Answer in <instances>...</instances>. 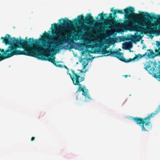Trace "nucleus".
<instances>
[{
    "label": "nucleus",
    "instance_id": "obj_6",
    "mask_svg": "<svg viewBox=\"0 0 160 160\" xmlns=\"http://www.w3.org/2000/svg\"><path fill=\"white\" fill-rule=\"evenodd\" d=\"M159 111L160 105L158 106L154 112L152 113L148 117L143 118L137 117H134L133 118V119L137 124L139 125L142 124L141 128L142 131H148L151 129L152 127V125L150 122V118L154 117Z\"/></svg>",
    "mask_w": 160,
    "mask_h": 160
},
{
    "label": "nucleus",
    "instance_id": "obj_33",
    "mask_svg": "<svg viewBox=\"0 0 160 160\" xmlns=\"http://www.w3.org/2000/svg\"><path fill=\"white\" fill-rule=\"evenodd\" d=\"M89 52H90V51H88Z\"/></svg>",
    "mask_w": 160,
    "mask_h": 160
},
{
    "label": "nucleus",
    "instance_id": "obj_28",
    "mask_svg": "<svg viewBox=\"0 0 160 160\" xmlns=\"http://www.w3.org/2000/svg\"><path fill=\"white\" fill-rule=\"evenodd\" d=\"M157 55H159L160 56V52H159L158 54Z\"/></svg>",
    "mask_w": 160,
    "mask_h": 160
},
{
    "label": "nucleus",
    "instance_id": "obj_26",
    "mask_svg": "<svg viewBox=\"0 0 160 160\" xmlns=\"http://www.w3.org/2000/svg\"><path fill=\"white\" fill-rule=\"evenodd\" d=\"M128 75H125L124 76V77H125V78H127V77H128Z\"/></svg>",
    "mask_w": 160,
    "mask_h": 160
},
{
    "label": "nucleus",
    "instance_id": "obj_5",
    "mask_svg": "<svg viewBox=\"0 0 160 160\" xmlns=\"http://www.w3.org/2000/svg\"><path fill=\"white\" fill-rule=\"evenodd\" d=\"M69 69L67 70V73L70 76L72 80V81L73 84L75 85H78L79 88L77 92L81 91L82 92V95L85 96V101H89L91 99L90 95L88 93V89H87L84 85L82 87V84L80 83L85 79L84 77H80V76L76 73L74 71L72 70V75L69 73Z\"/></svg>",
    "mask_w": 160,
    "mask_h": 160
},
{
    "label": "nucleus",
    "instance_id": "obj_23",
    "mask_svg": "<svg viewBox=\"0 0 160 160\" xmlns=\"http://www.w3.org/2000/svg\"><path fill=\"white\" fill-rule=\"evenodd\" d=\"M63 67H64V68L66 69L67 70L68 69L67 67L65 66V65H63Z\"/></svg>",
    "mask_w": 160,
    "mask_h": 160
},
{
    "label": "nucleus",
    "instance_id": "obj_14",
    "mask_svg": "<svg viewBox=\"0 0 160 160\" xmlns=\"http://www.w3.org/2000/svg\"><path fill=\"white\" fill-rule=\"evenodd\" d=\"M87 28V26L85 25L82 28V29L84 31L87 32L88 31Z\"/></svg>",
    "mask_w": 160,
    "mask_h": 160
},
{
    "label": "nucleus",
    "instance_id": "obj_25",
    "mask_svg": "<svg viewBox=\"0 0 160 160\" xmlns=\"http://www.w3.org/2000/svg\"><path fill=\"white\" fill-rule=\"evenodd\" d=\"M80 71L81 72H82V73H83V72H84L85 73V72H86V71H85L84 72V71H82V70H81Z\"/></svg>",
    "mask_w": 160,
    "mask_h": 160
},
{
    "label": "nucleus",
    "instance_id": "obj_3",
    "mask_svg": "<svg viewBox=\"0 0 160 160\" xmlns=\"http://www.w3.org/2000/svg\"><path fill=\"white\" fill-rule=\"evenodd\" d=\"M21 38V48H23V51H21V55L36 57L42 60L48 61L54 64L56 66L60 68L63 67L62 65L57 64L55 57L52 56L53 52L48 53L46 49H40V42L38 40L30 38L28 41Z\"/></svg>",
    "mask_w": 160,
    "mask_h": 160
},
{
    "label": "nucleus",
    "instance_id": "obj_4",
    "mask_svg": "<svg viewBox=\"0 0 160 160\" xmlns=\"http://www.w3.org/2000/svg\"><path fill=\"white\" fill-rule=\"evenodd\" d=\"M1 39L2 40V43L9 46L6 50L0 49V62L13 56L20 55V50H18L20 48V39L11 38L7 34L4 37H1Z\"/></svg>",
    "mask_w": 160,
    "mask_h": 160
},
{
    "label": "nucleus",
    "instance_id": "obj_22",
    "mask_svg": "<svg viewBox=\"0 0 160 160\" xmlns=\"http://www.w3.org/2000/svg\"><path fill=\"white\" fill-rule=\"evenodd\" d=\"M155 52H157V54H158L159 52H160L159 51V50H158V49H156L155 50Z\"/></svg>",
    "mask_w": 160,
    "mask_h": 160
},
{
    "label": "nucleus",
    "instance_id": "obj_9",
    "mask_svg": "<svg viewBox=\"0 0 160 160\" xmlns=\"http://www.w3.org/2000/svg\"><path fill=\"white\" fill-rule=\"evenodd\" d=\"M147 54V52H145L144 54H138L137 55L135 54V56L133 58H130L129 59H126L124 58V59L122 60V61L125 62H128L131 61H134L136 59H138L139 58H141L145 56Z\"/></svg>",
    "mask_w": 160,
    "mask_h": 160
},
{
    "label": "nucleus",
    "instance_id": "obj_2",
    "mask_svg": "<svg viewBox=\"0 0 160 160\" xmlns=\"http://www.w3.org/2000/svg\"><path fill=\"white\" fill-rule=\"evenodd\" d=\"M134 8L132 7L127 8L124 10L125 22L128 23L129 21L132 22V28L133 30L139 32L142 34H155L157 31V28L147 27L149 19L152 21L160 20V15H150L147 12H141L139 14L134 13Z\"/></svg>",
    "mask_w": 160,
    "mask_h": 160
},
{
    "label": "nucleus",
    "instance_id": "obj_18",
    "mask_svg": "<svg viewBox=\"0 0 160 160\" xmlns=\"http://www.w3.org/2000/svg\"><path fill=\"white\" fill-rule=\"evenodd\" d=\"M122 45L123 47V48L125 49H128L127 46L126 45V42L123 43Z\"/></svg>",
    "mask_w": 160,
    "mask_h": 160
},
{
    "label": "nucleus",
    "instance_id": "obj_31",
    "mask_svg": "<svg viewBox=\"0 0 160 160\" xmlns=\"http://www.w3.org/2000/svg\"><path fill=\"white\" fill-rule=\"evenodd\" d=\"M146 48V47H145V46H143V47L142 48V49H143L144 48Z\"/></svg>",
    "mask_w": 160,
    "mask_h": 160
},
{
    "label": "nucleus",
    "instance_id": "obj_10",
    "mask_svg": "<svg viewBox=\"0 0 160 160\" xmlns=\"http://www.w3.org/2000/svg\"><path fill=\"white\" fill-rule=\"evenodd\" d=\"M146 52L147 54L146 56H147L149 58H153L157 56V54L154 52L151 49H148Z\"/></svg>",
    "mask_w": 160,
    "mask_h": 160
},
{
    "label": "nucleus",
    "instance_id": "obj_32",
    "mask_svg": "<svg viewBox=\"0 0 160 160\" xmlns=\"http://www.w3.org/2000/svg\"><path fill=\"white\" fill-rule=\"evenodd\" d=\"M60 62H62L59 61V62H57V63H59Z\"/></svg>",
    "mask_w": 160,
    "mask_h": 160
},
{
    "label": "nucleus",
    "instance_id": "obj_34",
    "mask_svg": "<svg viewBox=\"0 0 160 160\" xmlns=\"http://www.w3.org/2000/svg\"><path fill=\"white\" fill-rule=\"evenodd\" d=\"M155 77H156V75H155Z\"/></svg>",
    "mask_w": 160,
    "mask_h": 160
},
{
    "label": "nucleus",
    "instance_id": "obj_1",
    "mask_svg": "<svg viewBox=\"0 0 160 160\" xmlns=\"http://www.w3.org/2000/svg\"><path fill=\"white\" fill-rule=\"evenodd\" d=\"M78 18L74 19L73 22L66 18L62 19L59 21H63V23H61L60 24L56 23L53 24L54 28L52 29V33L53 36L58 39L57 40H55L57 42H55L54 40L50 39L52 36L45 31L43 33V35L41 36V38L37 40L39 42L40 41L41 42L42 47L45 48L44 49H46L47 52L49 53L54 52L55 51H58L62 45L70 40L71 36L70 33L63 35L62 33L68 27L72 26L73 23L76 24L77 23H80L82 22L87 24L88 22L92 23L96 22L89 13L87 14V18H84L82 15L78 16ZM53 25L52 24V27Z\"/></svg>",
    "mask_w": 160,
    "mask_h": 160
},
{
    "label": "nucleus",
    "instance_id": "obj_12",
    "mask_svg": "<svg viewBox=\"0 0 160 160\" xmlns=\"http://www.w3.org/2000/svg\"><path fill=\"white\" fill-rule=\"evenodd\" d=\"M107 14H103V12L99 14L98 15V16L100 17L101 20L102 21H103L105 20V19L103 17H106Z\"/></svg>",
    "mask_w": 160,
    "mask_h": 160
},
{
    "label": "nucleus",
    "instance_id": "obj_13",
    "mask_svg": "<svg viewBox=\"0 0 160 160\" xmlns=\"http://www.w3.org/2000/svg\"><path fill=\"white\" fill-rule=\"evenodd\" d=\"M126 44L127 46L128 49L132 48V44L130 42H126Z\"/></svg>",
    "mask_w": 160,
    "mask_h": 160
},
{
    "label": "nucleus",
    "instance_id": "obj_21",
    "mask_svg": "<svg viewBox=\"0 0 160 160\" xmlns=\"http://www.w3.org/2000/svg\"><path fill=\"white\" fill-rule=\"evenodd\" d=\"M35 139V137H32L31 139V141H33Z\"/></svg>",
    "mask_w": 160,
    "mask_h": 160
},
{
    "label": "nucleus",
    "instance_id": "obj_16",
    "mask_svg": "<svg viewBox=\"0 0 160 160\" xmlns=\"http://www.w3.org/2000/svg\"><path fill=\"white\" fill-rule=\"evenodd\" d=\"M141 38V36L140 35H138L135 36V39L136 40H138V39Z\"/></svg>",
    "mask_w": 160,
    "mask_h": 160
},
{
    "label": "nucleus",
    "instance_id": "obj_17",
    "mask_svg": "<svg viewBox=\"0 0 160 160\" xmlns=\"http://www.w3.org/2000/svg\"><path fill=\"white\" fill-rule=\"evenodd\" d=\"M77 35L75 34H74V35L73 36V39L75 41H77L78 40L77 38Z\"/></svg>",
    "mask_w": 160,
    "mask_h": 160
},
{
    "label": "nucleus",
    "instance_id": "obj_27",
    "mask_svg": "<svg viewBox=\"0 0 160 160\" xmlns=\"http://www.w3.org/2000/svg\"><path fill=\"white\" fill-rule=\"evenodd\" d=\"M158 78H160V73L159 74V75H158Z\"/></svg>",
    "mask_w": 160,
    "mask_h": 160
},
{
    "label": "nucleus",
    "instance_id": "obj_7",
    "mask_svg": "<svg viewBox=\"0 0 160 160\" xmlns=\"http://www.w3.org/2000/svg\"><path fill=\"white\" fill-rule=\"evenodd\" d=\"M101 51L102 54L105 56L110 55L112 57H116L122 61V60L124 59V57L122 56L123 53H121L118 51H114L111 49L107 51L106 48H103Z\"/></svg>",
    "mask_w": 160,
    "mask_h": 160
},
{
    "label": "nucleus",
    "instance_id": "obj_8",
    "mask_svg": "<svg viewBox=\"0 0 160 160\" xmlns=\"http://www.w3.org/2000/svg\"><path fill=\"white\" fill-rule=\"evenodd\" d=\"M106 22L108 26V28L110 29H114L118 24V21L114 19L111 13L109 14V17L106 20Z\"/></svg>",
    "mask_w": 160,
    "mask_h": 160
},
{
    "label": "nucleus",
    "instance_id": "obj_19",
    "mask_svg": "<svg viewBox=\"0 0 160 160\" xmlns=\"http://www.w3.org/2000/svg\"><path fill=\"white\" fill-rule=\"evenodd\" d=\"M156 44L158 47L160 46V41H157Z\"/></svg>",
    "mask_w": 160,
    "mask_h": 160
},
{
    "label": "nucleus",
    "instance_id": "obj_20",
    "mask_svg": "<svg viewBox=\"0 0 160 160\" xmlns=\"http://www.w3.org/2000/svg\"><path fill=\"white\" fill-rule=\"evenodd\" d=\"M151 68V66L149 65H148L146 66V67L144 68L146 70H147L148 68Z\"/></svg>",
    "mask_w": 160,
    "mask_h": 160
},
{
    "label": "nucleus",
    "instance_id": "obj_24",
    "mask_svg": "<svg viewBox=\"0 0 160 160\" xmlns=\"http://www.w3.org/2000/svg\"><path fill=\"white\" fill-rule=\"evenodd\" d=\"M114 15V16L113 17V18H114V19H115L116 18H117V16L115 14V15Z\"/></svg>",
    "mask_w": 160,
    "mask_h": 160
},
{
    "label": "nucleus",
    "instance_id": "obj_29",
    "mask_svg": "<svg viewBox=\"0 0 160 160\" xmlns=\"http://www.w3.org/2000/svg\"><path fill=\"white\" fill-rule=\"evenodd\" d=\"M158 47V50L159 51L160 49V46Z\"/></svg>",
    "mask_w": 160,
    "mask_h": 160
},
{
    "label": "nucleus",
    "instance_id": "obj_11",
    "mask_svg": "<svg viewBox=\"0 0 160 160\" xmlns=\"http://www.w3.org/2000/svg\"><path fill=\"white\" fill-rule=\"evenodd\" d=\"M113 13L114 15H115L117 13L122 14L124 13L123 12V10H122L116 9L113 11Z\"/></svg>",
    "mask_w": 160,
    "mask_h": 160
},
{
    "label": "nucleus",
    "instance_id": "obj_30",
    "mask_svg": "<svg viewBox=\"0 0 160 160\" xmlns=\"http://www.w3.org/2000/svg\"><path fill=\"white\" fill-rule=\"evenodd\" d=\"M158 29L159 30H160V26L158 27Z\"/></svg>",
    "mask_w": 160,
    "mask_h": 160
},
{
    "label": "nucleus",
    "instance_id": "obj_15",
    "mask_svg": "<svg viewBox=\"0 0 160 160\" xmlns=\"http://www.w3.org/2000/svg\"><path fill=\"white\" fill-rule=\"evenodd\" d=\"M82 65L84 67L86 66L88 64V62L86 61H83Z\"/></svg>",
    "mask_w": 160,
    "mask_h": 160
}]
</instances>
